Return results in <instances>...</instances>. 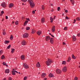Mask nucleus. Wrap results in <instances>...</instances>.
<instances>
[{
  "instance_id": "nucleus-1",
  "label": "nucleus",
  "mask_w": 80,
  "mask_h": 80,
  "mask_svg": "<svg viewBox=\"0 0 80 80\" xmlns=\"http://www.w3.org/2000/svg\"><path fill=\"white\" fill-rule=\"evenodd\" d=\"M29 4H30L31 8H33L35 7V3L32 0H28V1Z\"/></svg>"
},
{
  "instance_id": "nucleus-2",
  "label": "nucleus",
  "mask_w": 80,
  "mask_h": 80,
  "mask_svg": "<svg viewBox=\"0 0 80 80\" xmlns=\"http://www.w3.org/2000/svg\"><path fill=\"white\" fill-rule=\"evenodd\" d=\"M23 66L26 69H28V68H29V66L27 64H26V63H24L23 64Z\"/></svg>"
},
{
  "instance_id": "nucleus-3",
  "label": "nucleus",
  "mask_w": 80,
  "mask_h": 80,
  "mask_svg": "<svg viewBox=\"0 0 80 80\" xmlns=\"http://www.w3.org/2000/svg\"><path fill=\"white\" fill-rule=\"evenodd\" d=\"M56 72L58 74H60L62 73V70L59 69H57L56 70Z\"/></svg>"
},
{
  "instance_id": "nucleus-4",
  "label": "nucleus",
  "mask_w": 80,
  "mask_h": 80,
  "mask_svg": "<svg viewBox=\"0 0 80 80\" xmlns=\"http://www.w3.org/2000/svg\"><path fill=\"white\" fill-rule=\"evenodd\" d=\"M1 6L3 8H5L6 7V3L5 2L2 3H1Z\"/></svg>"
},
{
  "instance_id": "nucleus-5",
  "label": "nucleus",
  "mask_w": 80,
  "mask_h": 80,
  "mask_svg": "<svg viewBox=\"0 0 80 80\" xmlns=\"http://www.w3.org/2000/svg\"><path fill=\"white\" fill-rule=\"evenodd\" d=\"M23 38H27L28 37V34L27 33H25L23 34Z\"/></svg>"
},
{
  "instance_id": "nucleus-6",
  "label": "nucleus",
  "mask_w": 80,
  "mask_h": 80,
  "mask_svg": "<svg viewBox=\"0 0 80 80\" xmlns=\"http://www.w3.org/2000/svg\"><path fill=\"white\" fill-rule=\"evenodd\" d=\"M67 70V68L66 66L64 67L62 69V71L63 72H66Z\"/></svg>"
},
{
  "instance_id": "nucleus-7",
  "label": "nucleus",
  "mask_w": 80,
  "mask_h": 80,
  "mask_svg": "<svg viewBox=\"0 0 80 80\" xmlns=\"http://www.w3.org/2000/svg\"><path fill=\"white\" fill-rule=\"evenodd\" d=\"M22 45H25L27 44V42L25 40H23L21 42Z\"/></svg>"
},
{
  "instance_id": "nucleus-8",
  "label": "nucleus",
  "mask_w": 80,
  "mask_h": 80,
  "mask_svg": "<svg viewBox=\"0 0 80 80\" xmlns=\"http://www.w3.org/2000/svg\"><path fill=\"white\" fill-rule=\"evenodd\" d=\"M51 30L52 33H54V32H55V26H52Z\"/></svg>"
},
{
  "instance_id": "nucleus-9",
  "label": "nucleus",
  "mask_w": 80,
  "mask_h": 80,
  "mask_svg": "<svg viewBox=\"0 0 80 80\" xmlns=\"http://www.w3.org/2000/svg\"><path fill=\"white\" fill-rule=\"evenodd\" d=\"M13 7V3H10L8 5V7L9 8H12Z\"/></svg>"
},
{
  "instance_id": "nucleus-10",
  "label": "nucleus",
  "mask_w": 80,
  "mask_h": 80,
  "mask_svg": "<svg viewBox=\"0 0 80 80\" xmlns=\"http://www.w3.org/2000/svg\"><path fill=\"white\" fill-rule=\"evenodd\" d=\"M50 36H47L45 38L46 40V41H48V40H50Z\"/></svg>"
},
{
  "instance_id": "nucleus-11",
  "label": "nucleus",
  "mask_w": 80,
  "mask_h": 80,
  "mask_svg": "<svg viewBox=\"0 0 80 80\" xmlns=\"http://www.w3.org/2000/svg\"><path fill=\"white\" fill-rule=\"evenodd\" d=\"M46 76V74L45 73H43L41 75V78H45V77Z\"/></svg>"
},
{
  "instance_id": "nucleus-12",
  "label": "nucleus",
  "mask_w": 80,
  "mask_h": 80,
  "mask_svg": "<svg viewBox=\"0 0 80 80\" xmlns=\"http://www.w3.org/2000/svg\"><path fill=\"white\" fill-rule=\"evenodd\" d=\"M72 38L73 40V42H75L77 40V38H76V37L74 35H73L72 37Z\"/></svg>"
},
{
  "instance_id": "nucleus-13",
  "label": "nucleus",
  "mask_w": 80,
  "mask_h": 80,
  "mask_svg": "<svg viewBox=\"0 0 80 80\" xmlns=\"http://www.w3.org/2000/svg\"><path fill=\"white\" fill-rule=\"evenodd\" d=\"M37 33L38 35L40 36V35H41L42 33V31L40 30H39L37 31Z\"/></svg>"
},
{
  "instance_id": "nucleus-14",
  "label": "nucleus",
  "mask_w": 80,
  "mask_h": 80,
  "mask_svg": "<svg viewBox=\"0 0 80 80\" xmlns=\"http://www.w3.org/2000/svg\"><path fill=\"white\" fill-rule=\"evenodd\" d=\"M21 59L22 60H25V56L24 55H22L21 56Z\"/></svg>"
},
{
  "instance_id": "nucleus-15",
  "label": "nucleus",
  "mask_w": 80,
  "mask_h": 80,
  "mask_svg": "<svg viewBox=\"0 0 80 80\" xmlns=\"http://www.w3.org/2000/svg\"><path fill=\"white\" fill-rule=\"evenodd\" d=\"M5 72L6 73H9V72H10V70L8 69H6L5 71Z\"/></svg>"
},
{
  "instance_id": "nucleus-16",
  "label": "nucleus",
  "mask_w": 80,
  "mask_h": 80,
  "mask_svg": "<svg viewBox=\"0 0 80 80\" xmlns=\"http://www.w3.org/2000/svg\"><path fill=\"white\" fill-rule=\"evenodd\" d=\"M50 42L51 44L53 43V38H51L50 39Z\"/></svg>"
},
{
  "instance_id": "nucleus-17",
  "label": "nucleus",
  "mask_w": 80,
  "mask_h": 80,
  "mask_svg": "<svg viewBox=\"0 0 80 80\" xmlns=\"http://www.w3.org/2000/svg\"><path fill=\"white\" fill-rule=\"evenodd\" d=\"M48 62H49L51 63H53V61L52 60V59H48Z\"/></svg>"
},
{
  "instance_id": "nucleus-18",
  "label": "nucleus",
  "mask_w": 80,
  "mask_h": 80,
  "mask_svg": "<svg viewBox=\"0 0 80 80\" xmlns=\"http://www.w3.org/2000/svg\"><path fill=\"white\" fill-rule=\"evenodd\" d=\"M46 62L47 66H49V65H50V64H51V63L49 62L48 61H47Z\"/></svg>"
},
{
  "instance_id": "nucleus-19",
  "label": "nucleus",
  "mask_w": 80,
  "mask_h": 80,
  "mask_svg": "<svg viewBox=\"0 0 80 80\" xmlns=\"http://www.w3.org/2000/svg\"><path fill=\"white\" fill-rule=\"evenodd\" d=\"M40 67V64L39 63V62H38L36 64V67L38 68H39Z\"/></svg>"
},
{
  "instance_id": "nucleus-20",
  "label": "nucleus",
  "mask_w": 80,
  "mask_h": 80,
  "mask_svg": "<svg viewBox=\"0 0 80 80\" xmlns=\"http://www.w3.org/2000/svg\"><path fill=\"white\" fill-rule=\"evenodd\" d=\"M28 22V21L26 20L25 22H24V26H26L27 25V23Z\"/></svg>"
},
{
  "instance_id": "nucleus-21",
  "label": "nucleus",
  "mask_w": 80,
  "mask_h": 80,
  "mask_svg": "<svg viewBox=\"0 0 80 80\" xmlns=\"http://www.w3.org/2000/svg\"><path fill=\"white\" fill-rule=\"evenodd\" d=\"M49 77L50 78H51L52 77H54V76H53V74L52 73H50L49 74Z\"/></svg>"
},
{
  "instance_id": "nucleus-22",
  "label": "nucleus",
  "mask_w": 80,
  "mask_h": 80,
  "mask_svg": "<svg viewBox=\"0 0 80 80\" xmlns=\"http://www.w3.org/2000/svg\"><path fill=\"white\" fill-rule=\"evenodd\" d=\"M13 70H14V71L12 70V75H15L16 74V73H15V70H14L13 69Z\"/></svg>"
},
{
  "instance_id": "nucleus-23",
  "label": "nucleus",
  "mask_w": 80,
  "mask_h": 80,
  "mask_svg": "<svg viewBox=\"0 0 80 80\" xmlns=\"http://www.w3.org/2000/svg\"><path fill=\"white\" fill-rule=\"evenodd\" d=\"M41 20L42 23H44V22H45V19L44 18H42Z\"/></svg>"
},
{
  "instance_id": "nucleus-24",
  "label": "nucleus",
  "mask_w": 80,
  "mask_h": 80,
  "mask_svg": "<svg viewBox=\"0 0 80 80\" xmlns=\"http://www.w3.org/2000/svg\"><path fill=\"white\" fill-rule=\"evenodd\" d=\"M50 20H51V23H52L53 22V18L52 17H50Z\"/></svg>"
},
{
  "instance_id": "nucleus-25",
  "label": "nucleus",
  "mask_w": 80,
  "mask_h": 80,
  "mask_svg": "<svg viewBox=\"0 0 80 80\" xmlns=\"http://www.w3.org/2000/svg\"><path fill=\"white\" fill-rule=\"evenodd\" d=\"M70 1L71 3H72V5L75 4V1L74 0H70Z\"/></svg>"
},
{
  "instance_id": "nucleus-26",
  "label": "nucleus",
  "mask_w": 80,
  "mask_h": 80,
  "mask_svg": "<svg viewBox=\"0 0 80 80\" xmlns=\"http://www.w3.org/2000/svg\"><path fill=\"white\" fill-rule=\"evenodd\" d=\"M5 56L3 55H2L1 56V60H4L5 59Z\"/></svg>"
},
{
  "instance_id": "nucleus-27",
  "label": "nucleus",
  "mask_w": 80,
  "mask_h": 80,
  "mask_svg": "<svg viewBox=\"0 0 80 80\" xmlns=\"http://www.w3.org/2000/svg\"><path fill=\"white\" fill-rule=\"evenodd\" d=\"M70 60H71V58L70 57H69L68 59V60L67 61V62H69Z\"/></svg>"
},
{
  "instance_id": "nucleus-28",
  "label": "nucleus",
  "mask_w": 80,
  "mask_h": 80,
  "mask_svg": "<svg viewBox=\"0 0 80 80\" xmlns=\"http://www.w3.org/2000/svg\"><path fill=\"white\" fill-rule=\"evenodd\" d=\"M11 53H13L14 52H15V49L14 48H12L11 49Z\"/></svg>"
},
{
  "instance_id": "nucleus-29",
  "label": "nucleus",
  "mask_w": 80,
  "mask_h": 80,
  "mask_svg": "<svg viewBox=\"0 0 80 80\" xmlns=\"http://www.w3.org/2000/svg\"><path fill=\"white\" fill-rule=\"evenodd\" d=\"M9 42L8 41L6 40L4 42V43L6 44H8L9 43Z\"/></svg>"
},
{
  "instance_id": "nucleus-30",
  "label": "nucleus",
  "mask_w": 80,
  "mask_h": 80,
  "mask_svg": "<svg viewBox=\"0 0 80 80\" xmlns=\"http://www.w3.org/2000/svg\"><path fill=\"white\" fill-rule=\"evenodd\" d=\"M13 35H11L10 37V40H13Z\"/></svg>"
},
{
  "instance_id": "nucleus-31",
  "label": "nucleus",
  "mask_w": 80,
  "mask_h": 80,
  "mask_svg": "<svg viewBox=\"0 0 80 80\" xmlns=\"http://www.w3.org/2000/svg\"><path fill=\"white\" fill-rule=\"evenodd\" d=\"M72 58L73 59H76V57H75V56H74V55H73V54L72 55Z\"/></svg>"
},
{
  "instance_id": "nucleus-32",
  "label": "nucleus",
  "mask_w": 80,
  "mask_h": 80,
  "mask_svg": "<svg viewBox=\"0 0 80 80\" xmlns=\"http://www.w3.org/2000/svg\"><path fill=\"white\" fill-rule=\"evenodd\" d=\"M35 30L34 29H32V33H35Z\"/></svg>"
},
{
  "instance_id": "nucleus-33",
  "label": "nucleus",
  "mask_w": 80,
  "mask_h": 80,
  "mask_svg": "<svg viewBox=\"0 0 80 80\" xmlns=\"http://www.w3.org/2000/svg\"><path fill=\"white\" fill-rule=\"evenodd\" d=\"M62 65H65L66 64V61H63L62 63Z\"/></svg>"
},
{
  "instance_id": "nucleus-34",
  "label": "nucleus",
  "mask_w": 80,
  "mask_h": 80,
  "mask_svg": "<svg viewBox=\"0 0 80 80\" xmlns=\"http://www.w3.org/2000/svg\"><path fill=\"white\" fill-rule=\"evenodd\" d=\"M41 8L42 10H44L45 9V6H44V5H42V6Z\"/></svg>"
},
{
  "instance_id": "nucleus-35",
  "label": "nucleus",
  "mask_w": 80,
  "mask_h": 80,
  "mask_svg": "<svg viewBox=\"0 0 80 80\" xmlns=\"http://www.w3.org/2000/svg\"><path fill=\"white\" fill-rule=\"evenodd\" d=\"M29 29H30V27H27L26 28V30H29Z\"/></svg>"
},
{
  "instance_id": "nucleus-36",
  "label": "nucleus",
  "mask_w": 80,
  "mask_h": 80,
  "mask_svg": "<svg viewBox=\"0 0 80 80\" xmlns=\"http://www.w3.org/2000/svg\"><path fill=\"white\" fill-rule=\"evenodd\" d=\"M10 47H11V45L10 44L9 45V46H8L7 47V48L8 49H9L10 48Z\"/></svg>"
},
{
  "instance_id": "nucleus-37",
  "label": "nucleus",
  "mask_w": 80,
  "mask_h": 80,
  "mask_svg": "<svg viewBox=\"0 0 80 80\" xmlns=\"http://www.w3.org/2000/svg\"><path fill=\"white\" fill-rule=\"evenodd\" d=\"M78 78L77 77H75L74 80H78Z\"/></svg>"
},
{
  "instance_id": "nucleus-38",
  "label": "nucleus",
  "mask_w": 80,
  "mask_h": 80,
  "mask_svg": "<svg viewBox=\"0 0 80 80\" xmlns=\"http://www.w3.org/2000/svg\"><path fill=\"white\" fill-rule=\"evenodd\" d=\"M18 21H16L15 22V25H18Z\"/></svg>"
},
{
  "instance_id": "nucleus-39",
  "label": "nucleus",
  "mask_w": 80,
  "mask_h": 80,
  "mask_svg": "<svg viewBox=\"0 0 80 80\" xmlns=\"http://www.w3.org/2000/svg\"><path fill=\"white\" fill-rule=\"evenodd\" d=\"M60 7H58L57 8V10L58 11H60Z\"/></svg>"
},
{
  "instance_id": "nucleus-40",
  "label": "nucleus",
  "mask_w": 80,
  "mask_h": 80,
  "mask_svg": "<svg viewBox=\"0 0 80 80\" xmlns=\"http://www.w3.org/2000/svg\"><path fill=\"white\" fill-rule=\"evenodd\" d=\"M63 30H67V27H65Z\"/></svg>"
},
{
  "instance_id": "nucleus-41",
  "label": "nucleus",
  "mask_w": 80,
  "mask_h": 80,
  "mask_svg": "<svg viewBox=\"0 0 80 80\" xmlns=\"http://www.w3.org/2000/svg\"><path fill=\"white\" fill-rule=\"evenodd\" d=\"M65 18L66 20H69V19H70V18H68V17L67 16Z\"/></svg>"
},
{
  "instance_id": "nucleus-42",
  "label": "nucleus",
  "mask_w": 80,
  "mask_h": 80,
  "mask_svg": "<svg viewBox=\"0 0 80 80\" xmlns=\"http://www.w3.org/2000/svg\"><path fill=\"white\" fill-rule=\"evenodd\" d=\"M77 20H78V21H80V18L79 17L77 18H76Z\"/></svg>"
},
{
  "instance_id": "nucleus-43",
  "label": "nucleus",
  "mask_w": 80,
  "mask_h": 80,
  "mask_svg": "<svg viewBox=\"0 0 80 80\" xmlns=\"http://www.w3.org/2000/svg\"><path fill=\"white\" fill-rule=\"evenodd\" d=\"M21 1H22V2H27V0H21Z\"/></svg>"
},
{
  "instance_id": "nucleus-44",
  "label": "nucleus",
  "mask_w": 80,
  "mask_h": 80,
  "mask_svg": "<svg viewBox=\"0 0 80 80\" xmlns=\"http://www.w3.org/2000/svg\"><path fill=\"white\" fill-rule=\"evenodd\" d=\"M8 80H12V78L11 77H9L8 78Z\"/></svg>"
},
{
  "instance_id": "nucleus-45",
  "label": "nucleus",
  "mask_w": 80,
  "mask_h": 80,
  "mask_svg": "<svg viewBox=\"0 0 80 80\" xmlns=\"http://www.w3.org/2000/svg\"><path fill=\"white\" fill-rule=\"evenodd\" d=\"M27 77L26 76L25 77H24V80H27Z\"/></svg>"
},
{
  "instance_id": "nucleus-46",
  "label": "nucleus",
  "mask_w": 80,
  "mask_h": 80,
  "mask_svg": "<svg viewBox=\"0 0 80 80\" xmlns=\"http://www.w3.org/2000/svg\"><path fill=\"white\" fill-rule=\"evenodd\" d=\"M3 35H5V34H6V32H4L2 33Z\"/></svg>"
},
{
  "instance_id": "nucleus-47",
  "label": "nucleus",
  "mask_w": 80,
  "mask_h": 80,
  "mask_svg": "<svg viewBox=\"0 0 80 80\" xmlns=\"http://www.w3.org/2000/svg\"><path fill=\"white\" fill-rule=\"evenodd\" d=\"M2 64L3 65L6 66V65L7 64V63H5V62H3Z\"/></svg>"
},
{
  "instance_id": "nucleus-48",
  "label": "nucleus",
  "mask_w": 80,
  "mask_h": 80,
  "mask_svg": "<svg viewBox=\"0 0 80 80\" xmlns=\"http://www.w3.org/2000/svg\"><path fill=\"white\" fill-rule=\"evenodd\" d=\"M35 11L33 10L32 11V14H35Z\"/></svg>"
},
{
  "instance_id": "nucleus-49",
  "label": "nucleus",
  "mask_w": 80,
  "mask_h": 80,
  "mask_svg": "<svg viewBox=\"0 0 80 80\" xmlns=\"http://www.w3.org/2000/svg\"><path fill=\"white\" fill-rule=\"evenodd\" d=\"M2 54V51H0V55Z\"/></svg>"
},
{
  "instance_id": "nucleus-50",
  "label": "nucleus",
  "mask_w": 80,
  "mask_h": 80,
  "mask_svg": "<svg viewBox=\"0 0 80 80\" xmlns=\"http://www.w3.org/2000/svg\"><path fill=\"white\" fill-rule=\"evenodd\" d=\"M1 13L2 14H3L4 13V12L3 11H2Z\"/></svg>"
},
{
  "instance_id": "nucleus-51",
  "label": "nucleus",
  "mask_w": 80,
  "mask_h": 80,
  "mask_svg": "<svg viewBox=\"0 0 80 80\" xmlns=\"http://www.w3.org/2000/svg\"><path fill=\"white\" fill-rule=\"evenodd\" d=\"M75 22H76V20L75 19H74L73 22V23H75Z\"/></svg>"
},
{
  "instance_id": "nucleus-52",
  "label": "nucleus",
  "mask_w": 80,
  "mask_h": 80,
  "mask_svg": "<svg viewBox=\"0 0 80 80\" xmlns=\"http://www.w3.org/2000/svg\"><path fill=\"white\" fill-rule=\"evenodd\" d=\"M65 13H68V10H65Z\"/></svg>"
},
{
  "instance_id": "nucleus-53",
  "label": "nucleus",
  "mask_w": 80,
  "mask_h": 80,
  "mask_svg": "<svg viewBox=\"0 0 80 80\" xmlns=\"http://www.w3.org/2000/svg\"><path fill=\"white\" fill-rule=\"evenodd\" d=\"M63 45H66V43H65L64 42H63Z\"/></svg>"
},
{
  "instance_id": "nucleus-54",
  "label": "nucleus",
  "mask_w": 80,
  "mask_h": 80,
  "mask_svg": "<svg viewBox=\"0 0 80 80\" xmlns=\"http://www.w3.org/2000/svg\"><path fill=\"white\" fill-rule=\"evenodd\" d=\"M26 20H28V21H30V19L29 18H26Z\"/></svg>"
},
{
  "instance_id": "nucleus-55",
  "label": "nucleus",
  "mask_w": 80,
  "mask_h": 80,
  "mask_svg": "<svg viewBox=\"0 0 80 80\" xmlns=\"http://www.w3.org/2000/svg\"><path fill=\"white\" fill-rule=\"evenodd\" d=\"M77 36L78 37H80V33L78 34V35H77Z\"/></svg>"
},
{
  "instance_id": "nucleus-56",
  "label": "nucleus",
  "mask_w": 80,
  "mask_h": 80,
  "mask_svg": "<svg viewBox=\"0 0 80 80\" xmlns=\"http://www.w3.org/2000/svg\"><path fill=\"white\" fill-rule=\"evenodd\" d=\"M53 11H54V9H52V10H51V11L52 12H53Z\"/></svg>"
},
{
  "instance_id": "nucleus-57",
  "label": "nucleus",
  "mask_w": 80,
  "mask_h": 80,
  "mask_svg": "<svg viewBox=\"0 0 80 80\" xmlns=\"http://www.w3.org/2000/svg\"><path fill=\"white\" fill-rule=\"evenodd\" d=\"M56 17V16H54V18H53V19H54V20H55V18Z\"/></svg>"
},
{
  "instance_id": "nucleus-58",
  "label": "nucleus",
  "mask_w": 80,
  "mask_h": 80,
  "mask_svg": "<svg viewBox=\"0 0 80 80\" xmlns=\"http://www.w3.org/2000/svg\"><path fill=\"white\" fill-rule=\"evenodd\" d=\"M6 19H8V16H6Z\"/></svg>"
},
{
  "instance_id": "nucleus-59",
  "label": "nucleus",
  "mask_w": 80,
  "mask_h": 80,
  "mask_svg": "<svg viewBox=\"0 0 80 80\" xmlns=\"http://www.w3.org/2000/svg\"><path fill=\"white\" fill-rule=\"evenodd\" d=\"M7 80V78H4L2 80Z\"/></svg>"
},
{
  "instance_id": "nucleus-60",
  "label": "nucleus",
  "mask_w": 80,
  "mask_h": 80,
  "mask_svg": "<svg viewBox=\"0 0 80 80\" xmlns=\"http://www.w3.org/2000/svg\"><path fill=\"white\" fill-rule=\"evenodd\" d=\"M51 37H53V38H54V36H53V35L51 34Z\"/></svg>"
},
{
  "instance_id": "nucleus-61",
  "label": "nucleus",
  "mask_w": 80,
  "mask_h": 80,
  "mask_svg": "<svg viewBox=\"0 0 80 80\" xmlns=\"http://www.w3.org/2000/svg\"><path fill=\"white\" fill-rule=\"evenodd\" d=\"M50 6H53V4H50Z\"/></svg>"
},
{
  "instance_id": "nucleus-62",
  "label": "nucleus",
  "mask_w": 80,
  "mask_h": 80,
  "mask_svg": "<svg viewBox=\"0 0 80 80\" xmlns=\"http://www.w3.org/2000/svg\"><path fill=\"white\" fill-rule=\"evenodd\" d=\"M47 78H44V80H47Z\"/></svg>"
},
{
  "instance_id": "nucleus-63",
  "label": "nucleus",
  "mask_w": 80,
  "mask_h": 80,
  "mask_svg": "<svg viewBox=\"0 0 80 80\" xmlns=\"http://www.w3.org/2000/svg\"><path fill=\"white\" fill-rule=\"evenodd\" d=\"M15 72H16L17 73H18V72H17V71H15Z\"/></svg>"
},
{
  "instance_id": "nucleus-64",
  "label": "nucleus",
  "mask_w": 80,
  "mask_h": 80,
  "mask_svg": "<svg viewBox=\"0 0 80 80\" xmlns=\"http://www.w3.org/2000/svg\"><path fill=\"white\" fill-rule=\"evenodd\" d=\"M3 32H5V29H3Z\"/></svg>"
}]
</instances>
